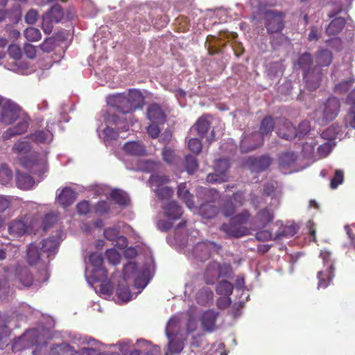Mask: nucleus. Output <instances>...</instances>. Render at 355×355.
<instances>
[{"mask_svg":"<svg viewBox=\"0 0 355 355\" xmlns=\"http://www.w3.org/2000/svg\"><path fill=\"white\" fill-rule=\"evenodd\" d=\"M236 207L232 200L227 201L223 206L222 212L225 216H232L235 212Z\"/></svg>","mask_w":355,"mask_h":355,"instance_id":"obj_60","label":"nucleus"},{"mask_svg":"<svg viewBox=\"0 0 355 355\" xmlns=\"http://www.w3.org/2000/svg\"><path fill=\"white\" fill-rule=\"evenodd\" d=\"M250 218V214L245 210L241 214L231 218L229 224H223L221 230L226 233L228 236L241 237L248 234V230L241 226L245 223Z\"/></svg>","mask_w":355,"mask_h":355,"instance_id":"obj_6","label":"nucleus"},{"mask_svg":"<svg viewBox=\"0 0 355 355\" xmlns=\"http://www.w3.org/2000/svg\"><path fill=\"white\" fill-rule=\"evenodd\" d=\"M320 257L324 263H329L325 270H322L318 273V288H327L329 285L330 282L334 277V267L331 263V253L327 250H321Z\"/></svg>","mask_w":355,"mask_h":355,"instance_id":"obj_9","label":"nucleus"},{"mask_svg":"<svg viewBox=\"0 0 355 355\" xmlns=\"http://www.w3.org/2000/svg\"><path fill=\"white\" fill-rule=\"evenodd\" d=\"M200 215L205 218H214L217 214V208L211 204L205 203L199 209Z\"/></svg>","mask_w":355,"mask_h":355,"instance_id":"obj_40","label":"nucleus"},{"mask_svg":"<svg viewBox=\"0 0 355 355\" xmlns=\"http://www.w3.org/2000/svg\"><path fill=\"white\" fill-rule=\"evenodd\" d=\"M230 167L229 161L220 159L214 164V173H209L206 178L209 183H221L227 180L226 173Z\"/></svg>","mask_w":355,"mask_h":355,"instance_id":"obj_11","label":"nucleus"},{"mask_svg":"<svg viewBox=\"0 0 355 355\" xmlns=\"http://www.w3.org/2000/svg\"><path fill=\"white\" fill-rule=\"evenodd\" d=\"M315 60L316 66L312 69V80L313 73L318 71V67H323V66H329L332 63L333 55L332 51L328 49H320L315 55ZM313 84L312 83V87Z\"/></svg>","mask_w":355,"mask_h":355,"instance_id":"obj_17","label":"nucleus"},{"mask_svg":"<svg viewBox=\"0 0 355 355\" xmlns=\"http://www.w3.org/2000/svg\"><path fill=\"white\" fill-rule=\"evenodd\" d=\"M64 17L62 8L59 5L52 6L51 10L42 17V28L49 34L52 31L53 24L60 22Z\"/></svg>","mask_w":355,"mask_h":355,"instance_id":"obj_10","label":"nucleus"},{"mask_svg":"<svg viewBox=\"0 0 355 355\" xmlns=\"http://www.w3.org/2000/svg\"><path fill=\"white\" fill-rule=\"evenodd\" d=\"M218 313L213 310H208L201 316V324L205 329L212 331L216 328V320Z\"/></svg>","mask_w":355,"mask_h":355,"instance_id":"obj_23","label":"nucleus"},{"mask_svg":"<svg viewBox=\"0 0 355 355\" xmlns=\"http://www.w3.org/2000/svg\"><path fill=\"white\" fill-rule=\"evenodd\" d=\"M40 225V219L37 216H26L22 219H16L11 221L8 226L10 236L19 238L21 236L35 233Z\"/></svg>","mask_w":355,"mask_h":355,"instance_id":"obj_3","label":"nucleus"},{"mask_svg":"<svg viewBox=\"0 0 355 355\" xmlns=\"http://www.w3.org/2000/svg\"><path fill=\"white\" fill-rule=\"evenodd\" d=\"M116 295L123 302H128L133 298V294L131 293L129 287L123 280L119 283L116 288Z\"/></svg>","mask_w":355,"mask_h":355,"instance_id":"obj_37","label":"nucleus"},{"mask_svg":"<svg viewBox=\"0 0 355 355\" xmlns=\"http://www.w3.org/2000/svg\"><path fill=\"white\" fill-rule=\"evenodd\" d=\"M31 147L26 139L19 141L13 146V150L19 155H24L31 152Z\"/></svg>","mask_w":355,"mask_h":355,"instance_id":"obj_41","label":"nucleus"},{"mask_svg":"<svg viewBox=\"0 0 355 355\" xmlns=\"http://www.w3.org/2000/svg\"><path fill=\"white\" fill-rule=\"evenodd\" d=\"M105 255L108 261L113 265H116L120 262L121 255L114 249L107 250Z\"/></svg>","mask_w":355,"mask_h":355,"instance_id":"obj_54","label":"nucleus"},{"mask_svg":"<svg viewBox=\"0 0 355 355\" xmlns=\"http://www.w3.org/2000/svg\"><path fill=\"white\" fill-rule=\"evenodd\" d=\"M119 230L117 227H109L105 230L104 236L110 241H114L117 239L119 242H121L122 247H126L127 239L123 236H119Z\"/></svg>","mask_w":355,"mask_h":355,"instance_id":"obj_36","label":"nucleus"},{"mask_svg":"<svg viewBox=\"0 0 355 355\" xmlns=\"http://www.w3.org/2000/svg\"><path fill=\"white\" fill-rule=\"evenodd\" d=\"M341 131L342 128L340 125H338V123H333L326 128V130H323L321 133V136L322 138L326 139V140H334V139L337 138Z\"/></svg>","mask_w":355,"mask_h":355,"instance_id":"obj_38","label":"nucleus"},{"mask_svg":"<svg viewBox=\"0 0 355 355\" xmlns=\"http://www.w3.org/2000/svg\"><path fill=\"white\" fill-rule=\"evenodd\" d=\"M165 215L172 220H177L182 214L181 207L175 202L172 201L167 203L164 207Z\"/></svg>","mask_w":355,"mask_h":355,"instance_id":"obj_28","label":"nucleus"},{"mask_svg":"<svg viewBox=\"0 0 355 355\" xmlns=\"http://www.w3.org/2000/svg\"><path fill=\"white\" fill-rule=\"evenodd\" d=\"M111 197L119 205H125L129 202L127 194L119 189H114L111 192Z\"/></svg>","mask_w":355,"mask_h":355,"instance_id":"obj_43","label":"nucleus"},{"mask_svg":"<svg viewBox=\"0 0 355 355\" xmlns=\"http://www.w3.org/2000/svg\"><path fill=\"white\" fill-rule=\"evenodd\" d=\"M57 216L53 213H49L45 215L42 222L40 221V225L39 228L42 225L44 231L50 228L57 221Z\"/></svg>","mask_w":355,"mask_h":355,"instance_id":"obj_48","label":"nucleus"},{"mask_svg":"<svg viewBox=\"0 0 355 355\" xmlns=\"http://www.w3.org/2000/svg\"><path fill=\"white\" fill-rule=\"evenodd\" d=\"M345 25L346 20L345 17H334L327 26L326 33L328 36H336L344 29Z\"/></svg>","mask_w":355,"mask_h":355,"instance_id":"obj_22","label":"nucleus"},{"mask_svg":"<svg viewBox=\"0 0 355 355\" xmlns=\"http://www.w3.org/2000/svg\"><path fill=\"white\" fill-rule=\"evenodd\" d=\"M12 180V173L6 165L0 166V183L3 185L8 184Z\"/></svg>","mask_w":355,"mask_h":355,"instance_id":"obj_42","label":"nucleus"},{"mask_svg":"<svg viewBox=\"0 0 355 355\" xmlns=\"http://www.w3.org/2000/svg\"><path fill=\"white\" fill-rule=\"evenodd\" d=\"M230 272L229 265H219L214 263L209 265L205 271V281L207 284H214L215 282L223 275H226Z\"/></svg>","mask_w":355,"mask_h":355,"instance_id":"obj_15","label":"nucleus"},{"mask_svg":"<svg viewBox=\"0 0 355 355\" xmlns=\"http://www.w3.org/2000/svg\"><path fill=\"white\" fill-rule=\"evenodd\" d=\"M296 233L295 227L293 225L285 226L281 232H276L274 239H279L282 236H292Z\"/></svg>","mask_w":355,"mask_h":355,"instance_id":"obj_53","label":"nucleus"},{"mask_svg":"<svg viewBox=\"0 0 355 355\" xmlns=\"http://www.w3.org/2000/svg\"><path fill=\"white\" fill-rule=\"evenodd\" d=\"M125 94L127 98L128 99V103L130 106L128 107L131 108L132 111H134L142 107L144 98L140 92L133 89L130 90L129 92Z\"/></svg>","mask_w":355,"mask_h":355,"instance_id":"obj_24","label":"nucleus"},{"mask_svg":"<svg viewBox=\"0 0 355 355\" xmlns=\"http://www.w3.org/2000/svg\"><path fill=\"white\" fill-rule=\"evenodd\" d=\"M107 103L112 107L116 108L121 115L119 117H122L125 121H129V123L132 125H134L136 120L134 119L133 115L132 114V110L128 107H130L127 98L126 94H116L109 96L107 98Z\"/></svg>","mask_w":355,"mask_h":355,"instance_id":"obj_7","label":"nucleus"},{"mask_svg":"<svg viewBox=\"0 0 355 355\" xmlns=\"http://www.w3.org/2000/svg\"><path fill=\"white\" fill-rule=\"evenodd\" d=\"M265 26L269 33H278L284 28V15L282 12L267 11L265 14Z\"/></svg>","mask_w":355,"mask_h":355,"instance_id":"obj_12","label":"nucleus"},{"mask_svg":"<svg viewBox=\"0 0 355 355\" xmlns=\"http://www.w3.org/2000/svg\"><path fill=\"white\" fill-rule=\"evenodd\" d=\"M37 245H40V250L46 259L50 261L51 256L55 254L58 250V243L55 238L52 237L43 240Z\"/></svg>","mask_w":355,"mask_h":355,"instance_id":"obj_20","label":"nucleus"},{"mask_svg":"<svg viewBox=\"0 0 355 355\" xmlns=\"http://www.w3.org/2000/svg\"><path fill=\"white\" fill-rule=\"evenodd\" d=\"M273 214L270 212L268 209H263L260 210L255 218L254 224L257 227H264L269 222L273 219Z\"/></svg>","mask_w":355,"mask_h":355,"instance_id":"obj_27","label":"nucleus"},{"mask_svg":"<svg viewBox=\"0 0 355 355\" xmlns=\"http://www.w3.org/2000/svg\"><path fill=\"white\" fill-rule=\"evenodd\" d=\"M20 107L10 101L4 103L0 117V121L6 125L13 123L19 116Z\"/></svg>","mask_w":355,"mask_h":355,"instance_id":"obj_14","label":"nucleus"},{"mask_svg":"<svg viewBox=\"0 0 355 355\" xmlns=\"http://www.w3.org/2000/svg\"><path fill=\"white\" fill-rule=\"evenodd\" d=\"M157 196L161 199H168L173 193V191L168 187L165 186L154 191Z\"/></svg>","mask_w":355,"mask_h":355,"instance_id":"obj_55","label":"nucleus"},{"mask_svg":"<svg viewBox=\"0 0 355 355\" xmlns=\"http://www.w3.org/2000/svg\"><path fill=\"white\" fill-rule=\"evenodd\" d=\"M168 182L169 179L166 175L158 173L152 174L149 179V184L153 191L165 187L164 185Z\"/></svg>","mask_w":355,"mask_h":355,"instance_id":"obj_34","label":"nucleus"},{"mask_svg":"<svg viewBox=\"0 0 355 355\" xmlns=\"http://www.w3.org/2000/svg\"><path fill=\"white\" fill-rule=\"evenodd\" d=\"M331 150H332V146L329 142H325L323 144L320 145L318 148V153L321 157H327V155L330 153Z\"/></svg>","mask_w":355,"mask_h":355,"instance_id":"obj_59","label":"nucleus"},{"mask_svg":"<svg viewBox=\"0 0 355 355\" xmlns=\"http://www.w3.org/2000/svg\"><path fill=\"white\" fill-rule=\"evenodd\" d=\"M137 266L134 262H128L123 268V282H126L128 279L135 276L137 273Z\"/></svg>","mask_w":355,"mask_h":355,"instance_id":"obj_44","label":"nucleus"},{"mask_svg":"<svg viewBox=\"0 0 355 355\" xmlns=\"http://www.w3.org/2000/svg\"><path fill=\"white\" fill-rule=\"evenodd\" d=\"M40 277L38 279H33L32 274L28 271L27 268L22 269L19 273V279L20 282L26 287H29L33 284L36 285L37 282H44V281H40L43 277L44 273L40 272Z\"/></svg>","mask_w":355,"mask_h":355,"instance_id":"obj_26","label":"nucleus"},{"mask_svg":"<svg viewBox=\"0 0 355 355\" xmlns=\"http://www.w3.org/2000/svg\"><path fill=\"white\" fill-rule=\"evenodd\" d=\"M233 288V285L230 282L222 281L218 284L216 292L220 295L229 296L232 294Z\"/></svg>","mask_w":355,"mask_h":355,"instance_id":"obj_45","label":"nucleus"},{"mask_svg":"<svg viewBox=\"0 0 355 355\" xmlns=\"http://www.w3.org/2000/svg\"><path fill=\"white\" fill-rule=\"evenodd\" d=\"M27 261L30 265H37L41 268V272L44 273V275L40 281L48 280L47 264L49 263V260L46 259L40 250V245H37V243H31L28 245L27 249Z\"/></svg>","mask_w":355,"mask_h":355,"instance_id":"obj_8","label":"nucleus"},{"mask_svg":"<svg viewBox=\"0 0 355 355\" xmlns=\"http://www.w3.org/2000/svg\"><path fill=\"white\" fill-rule=\"evenodd\" d=\"M100 292L103 295H111L113 292V286L110 282H103L100 285Z\"/></svg>","mask_w":355,"mask_h":355,"instance_id":"obj_62","label":"nucleus"},{"mask_svg":"<svg viewBox=\"0 0 355 355\" xmlns=\"http://www.w3.org/2000/svg\"><path fill=\"white\" fill-rule=\"evenodd\" d=\"M124 150L131 155H142L145 153V147L138 141L128 142L123 147Z\"/></svg>","mask_w":355,"mask_h":355,"instance_id":"obj_33","label":"nucleus"},{"mask_svg":"<svg viewBox=\"0 0 355 355\" xmlns=\"http://www.w3.org/2000/svg\"><path fill=\"white\" fill-rule=\"evenodd\" d=\"M147 132L148 134L152 137V138H156L159 136L160 133V129L159 128L158 125L155 124L153 122L147 128Z\"/></svg>","mask_w":355,"mask_h":355,"instance_id":"obj_64","label":"nucleus"},{"mask_svg":"<svg viewBox=\"0 0 355 355\" xmlns=\"http://www.w3.org/2000/svg\"><path fill=\"white\" fill-rule=\"evenodd\" d=\"M89 261L96 268V272H99L106 279L107 271L102 268V263L103 262V256L98 252H94L89 257Z\"/></svg>","mask_w":355,"mask_h":355,"instance_id":"obj_32","label":"nucleus"},{"mask_svg":"<svg viewBox=\"0 0 355 355\" xmlns=\"http://www.w3.org/2000/svg\"><path fill=\"white\" fill-rule=\"evenodd\" d=\"M275 121H272L270 116H266L263 119L260 125V132H254L250 135H245L241 141V150L243 153L255 150L261 146L263 142V136L271 133Z\"/></svg>","mask_w":355,"mask_h":355,"instance_id":"obj_1","label":"nucleus"},{"mask_svg":"<svg viewBox=\"0 0 355 355\" xmlns=\"http://www.w3.org/2000/svg\"><path fill=\"white\" fill-rule=\"evenodd\" d=\"M34 180L31 176L26 173L17 172L16 177V184L18 188L23 190H28L34 185Z\"/></svg>","mask_w":355,"mask_h":355,"instance_id":"obj_29","label":"nucleus"},{"mask_svg":"<svg viewBox=\"0 0 355 355\" xmlns=\"http://www.w3.org/2000/svg\"><path fill=\"white\" fill-rule=\"evenodd\" d=\"M310 130L311 125L309 121H302V123H300L297 130H296L297 137L299 139L304 138L307 134L309 133Z\"/></svg>","mask_w":355,"mask_h":355,"instance_id":"obj_52","label":"nucleus"},{"mask_svg":"<svg viewBox=\"0 0 355 355\" xmlns=\"http://www.w3.org/2000/svg\"><path fill=\"white\" fill-rule=\"evenodd\" d=\"M55 350L58 352L59 355H73L74 352L73 349L66 343L58 345Z\"/></svg>","mask_w":355,"mask_h":355,"instance_id":"obj_58","label":"nucleus"},{"mask_svg":"<svg viewBox=\"0 0 355 355\" xmlns=\"http://www.w3.org/2000/svg\"><path fill=\"white\" fill-rule=\"evenodd\" d=\"M178 320L171 318L166 327V334L169 339L168 349L171 354H177L182 352L184 347L185 336L180 330Z\"/></svg>","mask_w":355,"mask_h":355,"instance_id":"obj_5","label":"nucleus"},{"mask_svg":"<svg viewBox=\"0 0 355 355\" xmlns=\"http://www.w3.org/2000/svg\"><path fill=\"white\" fill-rule=\"evenodd\" d=\"M24 51L27 58L33 59L36 55V50L34 46L31 44H26L24 46Z\"/></svg>","mask_w":355,"mask_h":355,"instance_id":"obj_63","label":"nucleus"},{"mask_svg":"<svg viewBox=\"0 0 355 355\" xmlns=\"http://www.w3.org/2000/svg\"><path fill=\"white\" fill-rule=\"evenodd\" d=\"M28 128V122L26 119L19 121L17 125L8 128L3 135L4 139L24 133Z\"/></svg>","mask_w":355,"mask_h":355,"instance_id":"obj_25","label":"nucleus"},{"mask_svg":"<svg viewBox=\"0 0 355 355\" xmlns=\"http://www.w3.org/2000/svg\"><path fill=\"white\" fill-rule=\"evenodd\" d=\"M275 128L277 135L282 139L290 141L297 137L295 128L286 119H277L275 120Z\"/></svg>","mask_w":355,"mask_h":355,"instance_id":"obj_13","label":"nucleus"},{"mask_svg":"<svg viewBox=\"0 0 355 355\" xmlns=\"http://www.w3.org/2000/svg\"><path fill=\"white\" fill-rule=\"evenodd\" d=\"M161 164L150 159L140 160L138 164V169L146 172H152L158 170Z\"/></svg>","mask_w":355,"mask_h":355,"instance_id":"obj_39","label":"nucleus"},{"mask_svg":"<svg viewBox=\"0 0 355 355\" xmlns=\"http://www.w3.org/2000/svg\"><path fill=\"white\" fill-rule=\"evenodd\" d=\"M178 194L189 209H192L194 206L193 201V196L189 193L186 183H182L178 187Z\"/></svg>","mask_w":355,"mask_h":355,"instance_id":"obj_30","label":"nucleus"},{"mask_svg":"<svg viewBox=\"0 0 355 355\" xmlns=\"http://www.w3.org/2000/svg\"><path fill=\"white\" fill-rule=\"evenodd\" d=\"M340 111V101L337 97H329L314 112V119L320 124L334 121Z\"/></svg>","mask_w":355,"mask_h":355,"instance_id":"obj_4","label":"nucleus"},{"mask_svg":"<svg viewBox=\"0 0 355 355\" xmlns=\"http://www.w3.org/2000/svg\"><path fill=\"white\" fill-rule=\"evenodd\" d=\"M31 139L38 144L49 143L53 139V134L49 130H37L31 136Z\"/></svg>","mask_w":355,"mask_h":355,"instance_id":"obj_35","label":"nucleus"},{"mask_svg":"<svg viewBox=\"0 0 355 355\" xmlns=\"http://www.w3.org/2000/svg\"><path fill=\"white\" fill-rule=\"evenodd\" d=\"M189 148L193 153L198 154L201 151L202 144L199 139H191L188 143Z\"/></svg>","mask_w":355,"mask_h":355,"instance_id":"obj_57","label":"nucleus"},{"mask_svg":"<svg viewBox=\"0 0 355 355\" xmlns=\"http://www.w3.org/2000/svg\"><path fill=\"white\" fill-rule=\"evenodd\" d=\"M186 169L189 173L192 174L198 168V163L196 157L187 155L185 157Z\"/></svg>","mask_w":355,"mask_h":355,"instance_id":"obj_50","label":"nucleus"},{"mask_svg":"<svg viewBox=\"0 0 355 355\" xmlns=\"http://www.w3.org/2000/svg\"><path fill=\"white\" fill-rule=\"evenodd\" d=\"M9 55L15 60H18L21 58V49L15 44L10 45L8 49Z\"/></svg>","mask_w":355,"mask_h":355,"instance_id":"obj_56","label":"nucleus"},{"mask_svg":"<svg viewBox=\"0 0 355 355\" xmlns=\"http://www.w3.org/2000/svg\"><path fill=\"white\" fill-rule=\"evenodd\" d=\"M209 119L210 116L208 115L202 116L194 125L193 129L198 132L200 137H205L207 141L211 142L214 140L215 135L213 130L209 135H207L210 127Z\"/></svg>","mask_w":355,"mask_h":355,"instance_id":"obj_16","label":"nucleus"},{"mask_svg":"<svg viewBox=\"0 0 355 355\" xmlns=\"http://www.w3.org/2000/svg\"><path fill=\"white\" fill-rule=\"evenodd\" d=\"M24 339L28 340V345H35L38 343V331L36 329L27 331L24 335Z\"/></svg>","mask_w":355,"mask_h":355,"instance_id":"obj_51","label":"nucleus"},{"mask_svg":"<svg viewBox=\"0 0 355 355\" xmlns=\"http://www.w3.org/2000/svg\"><path fill=\"white\" fill-rule=\"evenodd\" d=\"M38 19V12L34 9L28 11L25 16V21L28 24H34Z\"/></svg>","mask_w":355,"mask_h":355,"instance_id":"obj_61","label":"nucleus"},{"mask_svg":"<svg viewBox=\"0 0 355 355\" xmlns=\"http://www.w3.org/2000/svg\"><path fill=\"white\" fill-rule=\"evenodd\" d=\"M24 36L29 42H36L41 39L42 34L39 29L30 27L25 30Z\"/></svg>","mask_w":355,"mask_h":355,"instance_id":"obj_46","label":"nucleus"},{"mask_svg":"<svg viewBox=\"0 0 355 355\" xmlns=\"http://www.w3.org/2000/svg\"><path fill=\"white\" fill-rule=\"evenodd\" d=\"M76 193L70 188H64L59 194L58 200L63 206H68L72 204L76 199Z\"/></svg>","mask_w":355,"mask_h":355,"instance_id":"obj_31","label":"nucleus"},{"mask_svg":"<svg viewBox=\"0 0 355 355\" xmlns=\"http://www.w3.org/2000/svg\"><path fill=\"white\" fill-rule=\"evenodd\" d=\"M147 117L153 123H164L166 119V115L161 107L153 103L149 105L147 110Z\"/></svg>","mask_w":355,"mask_h":355,"instance_id":"obj_21","label":"nucleus"},{"mask_svg":"<svg viewBox=\"0 0 355 355\" xmlns=\"http://www.w3.org/2000/svg\"><path fill=\"white\" fill-rule=\"evenodd\" d=\"M344 182V172L342 169H336L334 175L330 180V187L331 189H337L339 184Z\"/></svg>","mask_w":355,"mask_h":355,"instance_id":"obj_47","label":"nucleus"},{"mask_svg":"<svg viewBox=\"0 0 355 355\" xmlns=\"http://www.w3.org/2000/svg\"><path fill=\"white\" fill-rule=\"evenodd\" d=\"M246 164L252 171L260 172L268 168L271 164V159L268 156L250 157Z\"/></svg>","mask_w":355,"mask_h":355,"instance_id":"obj_18","label":"nucleus"},{"mask_svg":"<svg viewBox=\"0 0 355 355\" xmlns=\"http://www.w3.org/2000/svg\"><path fill=\"white\" fill-rule=\"evenodd\" d=\"M103 117L107 127L102 131L101 136L106 141L115 139L121 132H126L129 129V122L125 121L111 111H105Z\"/></svg>","mask_w":355,"mask_h":355,"instance_id":"obj_2","label":"nucleus"},{"mask_svg":"<svg viewBox=\"0 0 355 355\" xmlns=\"http://www.w3.org/2000/svg\"><path fill=\"white\" fill-rule=\"evenodd\" d=\"M296 160V156L293 153H282L279 157V166L284 173H290L295 171L293 166Z\"/></svg>","mask_w":355,"mask_h":355,"instance_id":"obj_19","label":"nucleus"},{"mask_svg":"<svg viewBox=\"0 0 355 355\" xmlns=\"http://www.w3.org/2000/svg\"><path fill=\"white\" fill-rule=\"evenodd\" d=\"M212 292L207 289H202L197 294V300L199 304H205L212 299Z\"/></svg>","mask_w":355,"mask_h":355,"instance_id":"obj_49","label":"nucleus"}]
</instances>
